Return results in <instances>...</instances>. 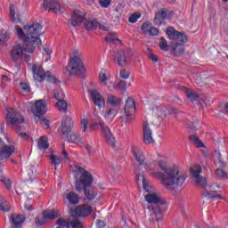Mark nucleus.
<instances>
[{"label": "nucleus", "instance_id": "obj_33", "mask_svg": "<svg viewBox=\"0 0 228 228\" xmlns=\"http://www.w3.org/2000/svg\"><path fill=\"white\" fill-rule=\"evenodd\" d=\"M167 111V109L163 106L157 107L156 114L158 118H159L160 120H163V118H166L167 115H168Z\"/></svg>", "mask_w": 228, "mask_h": 228}, {"label": "nucleus", "instance_id": "obj_12", "mask_svg": "<svg viewBox=\"0 0 228 228\" xmlns=\"http://www.w3.org/2000/svg\"><path fill=\"white\" fill-rule=\"evenodd\" d=\"M115 63H118L120 67L129 65V50H119L114 58Z\"/></svg>", "mask_w": 228, "mask_h": 228}, {"label": "nucleus", "instance_id": "obj_29", "mask_svg": "<svg viewBox=\"0 0 228 228\" xmlns=\"http://www.w3.org/2000/svg\"><path fill=\"white\" fill-rule=\"evenodd\" d=\"M120 102H122V100L118 96L113 94L107 96V103L110 106H119Z\"/></svg>", "mask_w": 228, "mask_h": 228}, {"label": "nucleus", "instance_id": "obj_46", "mask_svg": "<svg viewBox=\"0 0 228 228\" xmlns=\"http://www.w3.org/2000/svg\"><path fill=\"white\" fill-rule=\"evenodd\" d=\"M10 40V33L6 31L0 32V44H4V42H8Z\"/></svg>", "mask_w": 228, "mask_h": 228}, {"label": "nucleus", "instance_id": "obj_28", "mask_svg": "<svg viewBox=\"0 0 228 228\" xmlns=\"http://www.w3.org/2000/svg\"><path fill=\"white\" fill-rule=\"evenodd\" d=\"M111 77L110 73L106 69H102L99 74V81L102 85L106 86L108 85V80Z\"/></svg>", "mask_w": 228, "mask_h": 228}, {"label": "nucleus", "instance_id": "obj_41", "mask_svg": "<svg viewBox=\"0 0 228 228\" xmlns=\"http://www.w3.org/2000/svg\"><path fill=\"white\" fill-rule=\"evenodd\" d=\"M194 182L198 186H206V184H208V180H206V177L202 175L194 177Z\"/></svg>", "mask_w": 228, "mask_h": 228}, {"label": "nucleus", "instance_id": "obj_6", "mask_svg": "<svg viewBox=\"0 0 228 228\" xmlns=\"http://www.w3.org/2000/svg\"><path fill=\"white\" fill-rule=\"evenodd\" d=\"M132 152L134 159L137 161L141 168H144V170H153L154 162L145 159V155L143 154V150L140 147L133 146Z\"/></svg>", "mask_w": 228, "mask_h": 228}, {"label": "nucleus", "instance_id": "obj_27", "mask_svg": "<svg viewBox=\"0 0 228 228\" xmlns=\"http://www.w3.org/2000/svg\"><path fill=\"white\" fill-rule=\"evenodd\" d=\"M11 220L14 227L19 228L20 227V225H22V224H24V220H26V218L24 217V216H20L19 214H12L11 215Z\"/></svg>", "mask_w": 228, "mask_h": 228}, {"label": "nucleus", "instance_id": "obj_23", "mask_svg": "<svg viewBox=\"0 0 228 228\" xmlns=\"http://www.w3.org/2000/svg\"><path fill=\"white\" fill-rule=\"evenodd\" d=\"M18 12L17 5L12 4L10 5V18L14 24H19V22H20V17L19 16V13H17Z\"/></svg>", "mask_w": 228, "mask_h": 228}, {"label": "nucleus", "instance_id": "obj_35", "mask_svg": "<svg viewBox=\"0 0 228 228\" xmlns=\"http://www.w3.org/2000/svg\"><path fill=\"white\" fill-rule=\"evenodd\" d=\"M190 170L193 179L200 175V174L202 173V167H200V166L199 165H193Z\"/></svg>", "mask_w": 228, "mask_h": 228}, {"label": "nucleus", "instance_id": "obj_24", "mask_svg": "<svg viewBox=\"0 0 228 228\" xmlns=\"http://www.w3.org/2000/svg\"><path fill=\"white\" fill-rule=\"evenodd\" d=\"M165 19H167V10L161 9L155 14V18H154L155 26H161V24H163V22L165 21Z\"/></svg>", "mask_w": 228, "mask_h": 228}, {"label": "nucleus", "instance_id": "obj_60", "mask_svg": "<svg viewBox=\"0 0 228 228\" xmlns=\"http://www.w3.org/2000/svg\"><path fill=\"white\" fill-rule=\"evenodd\" d=\"M46 56H51V54L53 53V48H51L49 45H45L43 47Z\"/></svg>", "mask_w": 228, "mask_h": 228}, {"label": "nucleus", "instance_id": "obj_10", "mask_svg": "<svg viewBox=\"0 0 228 228\" xmlns=\"http://www.w3.org/2000/svg\"><path fill=\"white\" fill-rule=\"evenodd\" d=\"M124 111L126 115V122L128 124H131V121L134 118V112L136 111L134 100H133V98H127L124 107Z\"/></svg>", "mask_w": 228, "mask_h": 228}, {"label": "nucleus", "instance_id": "obj_13", "mask_svg": "<svg viewBox=\"0 0 228 228\" xmlns=\"http://www.w3.org/2000/svg\"><path fill=\"white\" fill-rule=\"evenodd\" d=\"M100 127H102V134L103 140L110 145V147H115V137L113 136V134L111 133V130L106 126H104V123L100 122Z\"/></svg>", "mask_w": 228, "mask_h": 228}, {"label": "nucleus", "instance_id": "obj_52", "mask_svg": "<svg viewBox=\"0 0 228 228\" xmlns=\"http://www.w3.org/2000/svg\"><path fill=\"white\" fill-rule=\"evenodd\" d=\"M216 175L219 177V179H227V173L224 169L217 168L216 170Z\"/></svg>", "mask_w": 228, "mask_h": 228}, {"label": "nucleus", "instance_id": "obj_49", "mask_svg": "<svg viewBox=\"0 0 228 228\" xmlns=\"http://www.w3.org/2000/svg\"><path fill=\"white\" fill-rule=\"evenodd\" d=\"M0 181L1 183H3V184H4L7 190H10V188H12V182L10 181V178H8L7 176H1Z\"/></svg>", "mask_w": 228, "mask_h": 228}, {"label": "nucleus", "instance_id": "obj_30", "mask_svg": "<svg viewBox=\"0 0 228 228\" xmlns=\"http://www.w3.org/2000/svg\"><path fill=\"white\" fill-rule=\"evenodd\" d=\"M37 147L40 149V151H45V149H49V142L46 136L40 137Z\"/></svg>", "mask_w": 228, "mask_h": 228}, {"label": "nucleus", "instance_id": "obj_38", "mask_svg": "<svg viewBox=\"0 0 228 228\" xmlns=\"http://www.w3.org/2000/svg\"><path fill=\"white\" fill-rule=\"evenodd\" d=\"M68 140L72 143H82L81 135H79V134H71L69 135Z\"/></svg>", "mask_w": 228, "mask_h": 228}, {"label": "nucleus", "instance_id": "obj_50", "mask_svg": "<svg viewBox=\"0 0 228 228\" xmlns=\"http://www.w3.org/2000/svg\"><path fill=\"white\" fill-rule=\"evenodd\" d=\"M118 90H122V92H126L127 90V83L124 80H120L118 82V85L115 86Z\"/></svg>", "mask_w": 228, "mask_h": 228}, {"label": "nucleus", "instance_id": "obj_42", "mask_svg": "<svg viewBox=\"0 0 228 228\" xmlns=\"http://www.w3.org/2000/svg\"><path fill=\"white\" fill-rule=\"evenodd\" d=\"M189 139L194 143V145H196V147H204V143L201 142L200 139H199L197 135H191L189 136Z\"/></svg>", "mask_w": 228, "mask_h": 228}, {"label": "nucleus", "instance_id": "obj_59", "mask_svg": "<svg viewBox=\"0 0 228 228\" xmlns=\"http://www.w3.org/2000/svg\"><path fill=\"white\" fill-rule=\"evenodd\" d=\"M119 76L122 79H128L129 78V72L126 69H121Z\"/></svg>", "mask_w": 228, "mask_h": 228}, {"label": "nucleus", "instance_id": "obj_32", "mask_svg": "<svg viewBox=\"0 0 228 228\" xmlns=\"http://www.w3.org/2000/svg\"><path fill=\"white\" fill-rule=\"evenodd\" d=\"M115 117H117V110L115 109L106 110L104 113V118L107 122H113V118H115Z\"/></svg>", "mask_w": 228, "mask_h": 228}, {"label": "nucleus", "instance_id": "obj_55", "mask_svg": "<svg viewBox=\"0 0 228 228\" xmlns=\"http://www.w3.org/2000/svg\"><path fill=\"white\" fill-rule=\"evenodd\" d=\"M159 34V30L158 29V28L151 25V28H150V32H148V35H150V37H158Z\"/></svg>", "mask_w": 228, "mask_h": 228}, {"label": "nucleus", "instance_id": "obj_39", "mask_svg": "<svg viewBox=\"0 0 228 228\" xmlns=\"http://www.w3.org/2000/svg\"><path fill=\"white\" fill-rule=\"evenodd\" d=\"M53 97L56 101H63V99H65V94L61 89H55L53 91Z\"/></svg>", "mask_w": 228, "mask_h": 228}, {"label": "nucleus", "instance_id": "obj_22", "mask_svg": "<svg viewBox=\"0 0 228 228\" xmlns=\"http://www.w3.org/2000/svg\"><path fill=\"white\" fill-rule=\"evenodd\" d=\"M63 199L64 200H68L69 204H77L79 202V195L69 191L63 194Z\"/></svg>", "mask_w": 228, "mask_h": 228}, {"label": "nucleus", "instance_id": "obj_3", "mask_svg": "<svg viewBox=\"0 0 228 228\" xmlns=\"http://www.w3.org/2000/svg\"><path fill=\"white\" fill-rule=\"evenodd\" d=\"M162 171L151 173L152 177H159L160 183L166 190H175L181 188L186 181V175L179 170L177 167H166L165 162L162 161Z\"/></svg>", "mask_w": 228, "mask_h": 228}, {"label": "nucleus", "instance_id": "obj_40", "mask_svg": "<svg viewBox=\"0 0 228 228\" xmlns=\"http://www.w3.org/2000/svg\"><path fill=\"white\" fill-rule=\"evenodd\" d=\"M36 122H39V124H41L45 129L49 128V120L45 119L44 117H36Z\"/></svg>", "mask_w": 228, "mask_h": 228}, {"label": "nucleus", "instance_id": "obj_58", "mask_svg": "<svg viewBox=\"0 0 228 228\" xmlns=\"http://www.w3.org/2000/svg\"><path fill=\"white\" fill-rule=\"evenodd\" d=\"M99 4L102 8H108L111 4V0H100Z\"/></svg>", "mask_w": 228, "mask_h": 228}, {"label": "nucleus", "instance_id": "obj_62", "mask_svg": "<svg viewBox=\"0 0 228 228\" xmlns=\"http://www.w3.org/2000/svg\"><path fill=\"white\" fill-rule=\"evenodd\" d=\"M149 58H150V60H151V61H155V63L158 62V55H156V54H154V53H151V54L149 55Z\"/></svg>", "mask_w": 228, "mask_h": 228}, {"label": "nucleus", "instance_id": "obj_20", "mask_svg": "<svg viewBox=\"0 0 228 228\" xmlns=\"http://www.w3.org/2000/svg\"><path fill=\"white\" fill-rule=\"evenodd\" d=\"M85 12L81 11H74L73 15L71 17V26L76 28V26H79L82 22H85Z\"/></svg>", "mask_w": 228, "mask_h": 228}, {"label": "nucleus", "instance_id": "obj_21", "mask_svg": "<svg viewBox=\"0 0 228 228\" xmlns=\"http://www.w3.org/2000/svg\"><path fill=\"white\" fill-rule=\"evenodd\" d=\"M82 191H84V195L88 200H94L97 197V189H94L92 185L84 187Z\"/></svg>", "mask_w": 228, "mask_h": 228}, {"label": "nucleus", "instance_id": "obj_31", "mask_svg": "<svg viewBox=\"0 0 228 228\" xmlns=\"http://www.w3.org/2000/svg\"><path fill=\"white\" fill-rule=\"evenodd\" d=\"M183 94H185L186 97L191 101L192 102L199 99V95L193 93L191 90L188 89L187 87L183 88Z\"/></svg>", "mask_w": 228, "mask_h": 228}, {"label": "nucleus", "instance_id": "obj_1", "mask_svg": "<svg viewBox=\"0 0 228 228\" xmlns=\"http://www.w3.org/2000/svg\"><path fill=\"white\" fill-rule=\"evenodd\" d=\"M16 35L22 40L23 46L15 45L10 51V59L13 63H22L24 60V51L27 53H35V48L42 44L40 40V32L42 25L36 23L33 25H26L22 28L16 26Z\"/></svg>", "mask_w": 228, "mask_h": 228}, {"label": "nucleus", "instance_id": "obj_9", "mask_svg": "<svg viewBox=\"0 0 228 228\" xmlns=\"http://www.w3.org/2000/svg\"><path fill=\"white\" fill-rule=\"evenodd\" d=\"M166 33L168 38L172 40V44H182V45H184L188 42V37H186V35L175 30L174 27L167 28Z\"/></svg>", "mask_w": 228, "mask_h": 228}, {"label": "nucleus", "instance_id": "obj_51", "mask_svg": "<svg viewBox=\"0 0 228 228\" xmlns=\"http://www.w3.org/2000/svg\"><path fill=\"white\" fill-rule=\"evenodd\" d=\"M204 195L205 197H208V199H224L220 194H216L213 191H207Z\"/></svg>", "mask_w": 228, "mask_h": 228}, {"label": "nucleus", "instance_id": "obj_56", "mask_svg": "<svg viewBox=\"0 0 228 228\" xmlns=\"http://www.w3.org/2000/svg\"><path fill=\"white\" fill-rule=\"evenodd\" d=\"M140 17H141V14L134 13L129 17L128 20L129 22H131V24H134V22H136V20H138Z\"/></svg>", "mask_w": 228, "mask_h": 228}, {"label": "nucleus", "instance_id": "obj_15", "mask_svg": "<svg viewBox=\"0 0 228 228\" xmlns=\"http://www.w3.org/2000/svg\"><path fill=\"white\" fill-rule=\"evenodd\" d=\"M32 112L36 117H38L37 115H45L47 112V102L45 100L37 101Z\"/></svg>", "mask_w": 228, "mask_h": 228}, {"label": "nucleus", "instance_id": "obj_53", "mask_svg": "<svg viewBox=\"0 0 228 228\" xmlns=\"http://www.w3.org/2000/svg\"><path fill=\"white\" fill-rule=\"evenodd\" d=\"M88 127V119L83 118L80 121V129L82 133H86V129Z\"/></svg>", "mask_w": 228, "mask_h": 228}, {"label": "nucleus", "instance_id": "obj_61", "mask_svg": "<svg viewBox=\"0 0 228 228\" xmlns=\"http://www.w3.org/2000/svg\"><path fill=\"white\" fill-rule=\"evenodd\" d=\"M85 149L87 151L89 154H94V152H95V149L93 148V146L90 144H86Z\"/></svg>", "mask_w": 228, "mask_h": 228}, {"label": "nucleus", "instance_id": "obj_47", "mask_svg": "<svg viewBox=\"0 0 228 228\" xmlns=\"http://www.w3.org/2000/svg\"><path fill=\"white\" fill-rule=\"evenodd\" d=\"M159 47L162 51H168L170 45H168V43L167 42V39H165V37L160 38Z\"/></svg>", "mask_w": 228, "mask_h": 228}, {"label": "nucleus", "instance_id": "obj_54", "mask_svg": "<svg viewBox=\"0 0 228 228\" xmlns=\"http://www.w3.org/2000/svg\"><path fill=\"white\" fill-rule=\"evenodd\" d=\"M70 225L72 228H83V223H81L77 219H74L70 222Z\"/></svg>", "mask_w": 228, "mask_h": 228}, {"label": "nucleus", "instance_id": "obj_8", "mask_svg": "<svg viewBox=\"0 0 228 228\" xmlns=\"http://www.w3.org/2000/svg\"><path fill=\"white\" fill-rule=\"evenodd\" d=\"M33 77L36 81L42 82L44 79L48 77V81L50 83H56V78L49 75V73H45L44 68L40 64H34L32 66Z\"/></svg>", "mask_w": 228, "mask_h": 228}, {"label": "nucleus", "instance_id": "obj_16", "mask_svg": "<svg viewBox=\"0 0 228 228\" xmlns=\"http://www.w3.org/2000/svg\"><path fill=\"white\" fill-rule=\"evenodd\" d=\"M43 7L45 10L53 12V13H60L61 12V5H60L58 0H44Z\"/></svg>", "mask_w": 228, "mask_h": 228}, {"label": "nucleus", "instance_id": "obj_2", "mask_svg": "<svg viewBox=\"0 0 228 228\" xmlns=\"http://www.w3.org/2000/svg\"><path fill=\"white\" fill-rule=\"evenodd\" d=\"M135 174L137 183L140 184L142 183L144 191L148 193L144 196L145 200H147L149 204H154L153 206L147 207L150 210L151 220L159 222V220L163 218L161 208L158 205L161 204V199L158 194L154 193V187L151 185V183H149V180L146 179L143 174L140 173V170L136 169Z\"/></svg>", "mask_w": 228, "mask_h": 228}, {"label": "nucleus", "instance_id": "obj_19", "mask_svg": "<svg viewBox=\"0 0 228 228\" xmlns=\"http://www.w3.org/2000/svg\"><path fill=\"white\" fill-rule=\"evenodd\" d=\"M74 127V121L69 116H64L61 122V132L62 134H69Z\"/></svg>", "mask_w": 228, "mask_h": 228}, {"label": "nucleus", "instance_id": "obj_43", "mask_svg": "<svg viewBox=\"0 0 228 228\" xmlns=\"http://www.w3.org/2000/svg\"><path fill=\"white\" fill-rule=\"evenodd\" d=\"M106 42H114V44H117V42H120V39L117 37V35L115 33H110L105 37Z\"/></svg>", "mask_w": 228, "mask_h": 228}, {"label": "nucleus", "instance_id": "obj_14", "mask_svg": "<svg viewBox=\"0 0 228 228\" xmlns=\"http://www.w3.org/2000/svg\"><path fill=\"white\" fill-rule=\"evenodd\" d=\"M142 140L145 145H151L154 143V138H152V130L149 126V122L144 121L142 125Z\"/></svg>", "mask_w": 228, "mask_h": 228}, {"label": "nucleus", "instance_id": "obj_63", "mask_svg": "<svg viewBox=\"0 0 228 228\" xmlns=\"http://www.w3.org/2000/svg\"><path fill=\"white\" fill-rule=\"evenodd\" d=\"M187 126L190 129H192V131H195V129H197V126H195V123L193 122L187 123Z\"/></svg>", "mask_w": 228, "mask_h": 228}, {"label": "nucleus", "instance_id": "obj_5", "mask_svg": "<svg viewBox=\"0 0 228 228\" xmlns=\"http://www.w3.org/2000/svg\"><path fill=\"white\" fill-rule=\"evenodd\" d=\"M82 54L79 51L73 52V57L69 59L67 71L69 76H81L85 72V64H83Z\"/></svg>", "mask_w": 228, "mask_h": 228}, {"label": "nucleus", "instance_id": "obj_37", "mask_svg": "<svg viewBox=\"0 0 228 228\" xmlns=\"http://www.w3.org/2000/svg\"><path fill=\"white\" fill-rule=\"evenodd\" d=\"M9 209H11V207L8 201L4 200V197L0 195V211H8Z\"/></svg>", "mask_w": 228, "mask_h": 228}, {"label": "nucleus", "instance_id": "obj_18", "mask_svg": "<svg viewBox=\"0 0 228 228\" xmlns=\"http://www.w3.org/2000/svg\"><path fill=\"white\" fill-rule=\"evenodd\" d=\"M92 213V207L88 205H82L77 207L71 213V216H88Z\"/></svg>", "mask_w": 228, "mask_h": 228}, {"label": "nucleus", "instance_id": "obj_44", "mask_svg": "<svg viewBox=\"0 0 228 228\" xmlns=\"http://www.w3.org/2000/svg\"><path fill=\"white\" fill-rule=\"evenodd\" d=\"M50 160H51L52 165H54L55 170H57L58 167H56V166L60 165L61 163V158H60L59 156H56V155H51Z\"/></svg>", "mask_w": 228, "mask_h": 228}, {"label": "nucleus", "instance_id": "obj_57", "mask_svg": "<svg viewBox=\"0 0 228 228\" xmlns=\"http://www.w3.org/2000/svg\"><path fill=\"white\" fill-rule=\"evenodd\" d=\"M20 87L24 92H31V87H29V86L26 82L20 83Z\"/></svg>", "mask_w": 228, "mask_h": 228}, {"label": "nucleus", "instance_id": "obj_34", "mask_svg": "<svg viewBox=\"0 0 228 228\" xmlns=\"http://www.w3.org/2000/svg\"><path fill=\"white\" fill-rule=\"evenodd\" d=\"M85 26L87 29H95L97 26H99V21L95 19H90L88 20H86Z\"/></svg>", "mask_w": 228, "mask_h": 228}, {"label": "nucleus", "instance_id": "obj_45", "mask_svg": "<svg viewBox=\"0 0 228 228\" xmlns=\"http://www.w3.org/2000/svg\"><path fill=\"white\" fill-rule=\"evenodd\" d=\"M56 225L60 228H69V220L60 218L56 221Z\"/></svg>", "mask_w": 228, "mask_h": 228}, {"label": "nucleus", "instance_id": "obj_11", "mask_svg": "<svg viewBox=\"0 0 228 228\" xmlns=\"http://www.w3.org/2000/svg\"><path fill=\"white\" fill-rule=\"evenodd\" d=\"M15 152L14 145H5L3 140H0V161L8 159Z\"/></svg>", "mask_w": 228, "mask_h": 228}, {"label": "nucleus", "instance_id": "obj_7", "mask_svg": "<svg viewBox=\"0 0 228 228\" xmlns=\"http://www.w3.org/2000/svg\"><path fill=\"white\" fill-rule=\"evenodd\" d=\"M7 116L6 120L7 124L13 127L14 129H20L19 124H22L24 122V118L20 113L17 112L15 109L7 108Z\"/></svg>", "mask_w": 228, "mask_h": 228}, {"label": "nucleus", "instance_id": "obj_64", "mask_svg": "<svg viewBox=\"0 0 228 228\" xmlns=\"http://www.w3.org/2000/svg\"><path fill=\"white\" fill-rule=\"evenodd\" d=\"M96 225L98 228H103L106 224H104V221L98 220Z\"/></svg>", "mask_w": 228, "mask_h": 228}, {"label": "nucleus", "instance_id": "obj_25", "mask_svg": "<svg viewBox=\"0 0 228 228\" xmlns=\"http://www.w3.org/2000/svg\"><path fill=\"white\" fill-rule=\"evenodd\" d=\"M171 53L175 56H183V54H184V45L172 43Z\"/></svg>", "mask_w": 228, "mask_h": 228}, {"label": "nucleus", "instance_id": "obj_48", "mask_svg": "<svg viewBox=\"0 0 228 228\" xmlns=\"http://www.w3.org/2000/svg\"><path fill=\"white\" fill-rule=\"evenodd\" d=\"M152 28V24L150 22H145L142 25L141 27V30L142 31V33H144L145 35L149 34V32L151 31V28Z\"/></svg>", "mask_w": 228, "mask_h": 228}, {"label": "nucleus", "instance_id": "obj_26", "mask_svg": "<svg viewBox=\"0 0 228 228\" xmlns=\"http://www.w3.org/2000/svg\"><path fill=\"white\" fill-rule=\"evenodd\" d=\"M58 216H60V211L56 209L45 210L43 212L44 220H54V218H58Z\"/></svg>", "mask_w": 228, "mask_h": 228}, {"label": "nucleus", "instance_id": "obj_4", "mask_svg": "<svg viewBox=\"0 0 228 228\" xmlns=\"http://www.w3.org/2000/svg\"><path fill=\"white\" fill-rule=\"evenodd\" d=\"M71 170L74 174H80V177L75 182L76 191L81 193V191H83V188L92 186V183H94V176H92V173L85 170V168L78 165L71 167Z\"/></svg>", "mask_w": 228, "mask_h": 228}, {"label": "nucleus", "instance_id": "obj_17", "mask_svg": "<svg viewBox=\"0 0 228 228\" xmlns=\"http://www.w3.org/2000/svg\"><path fill=\"white\" fill-rule=\"evenodd\" d=\"M90 94L94 104H95V106H98V108H104L106 102H104V98L99 93V91L93 89L90 91Z\"/></svg>", "mask_w": 228, "mask_h": 228}, {"label": "nucleus", "instance_id": "obj_36", "mask_svg": "<svg viewBox=\"0 0 228 228\" xmlns=\"http://www.w3.org/2000/svg\"><path fill=\"white\" fill-rule=\"evenodd\" d=\"M55 106H56L57 110H59V111H62L63 113H67L68 103H67L66 101L60 100L56 102Z\"/></svg>", "mask_w": 228, "mask_h": 228}]
</instances>
